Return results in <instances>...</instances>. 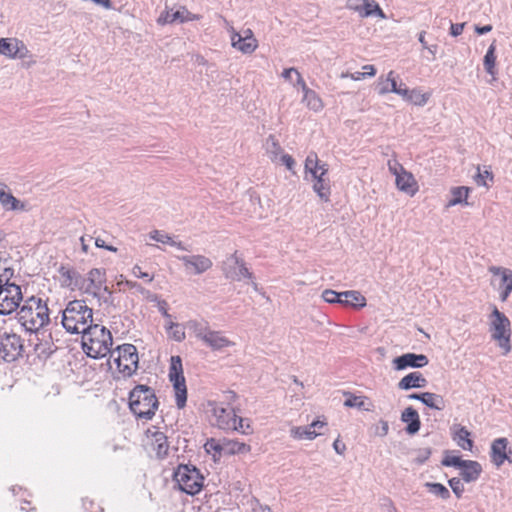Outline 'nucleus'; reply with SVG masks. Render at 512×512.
<instances>
[{
	"mask_svg": "<svg viewBox=\"0 0 512 512\" xmlns=\"http://www.w3.org/2000/svg\"><path fill=\"white\" fill-rule=\"evenodd\" d=\"M322 298L325 302L330 304H340L342 306L347 305L349 300L344 298V292H336L331 289H326L322 292Z\"/></svg>",
	"mask_w": 512,
	"mask_h": 512,
	"instance_id": "41",
	"label": "nucleus"
},
{
	"mask_svg": "<svg viewBox=\"0 0 512 512\" xmlns=\"http://www.w3.org/2000/svg\"><path fill=\"white\" fill-rule=\"evenodd\" d=\"M397 95H400L404 100L407 101L408 97L411 94V90L408 89L405 84L400 83L398 91H396Z\"/></svg>",
	"mask_w": 512,
	"mask_h": 512,
	"instance_id": "64",
	"label": "nucleus"
},
{
	"mask_svg": "<svg viewBox=\"0 0 512 512\" xmlns=\"http://www.w3.org/2000/svg\"><path fill=\"white\" fill-rule=\"evenodd\" d=\"M117 352V357L114 362L117 368L124 376H131L138 369V353L137 349L132 344H123L116 348L114 353Z\"/></svg>",
	"mask_w": 512,
	"mask_h": 512,
	"instance_id": "8",
	"label": "nucleus"
},
{
	"mask_svg": "<svg viewBox=\"0 0 512 512\" xmlns=\"http://www.w3.org/2000/svg\"><path fill=\"white\" fill-rule=\"evenodd\" d=\"M507 446L508 440L505 437L497 438L492 442L490 458L491 462L495 466L500 467L506 460L512 463V460L509 456L511 451H509V453L507 452Z\"/></svg>",
	"mask_w": 512,
	"mask_h": 512,
	"instance_id": "20",
	"label": "nucleus"
},
{
	"mask_svg": "<svg viewBox=\"0 0 512 512\" xmlns=\"http://www.w3.org/2000/svg\"><path fill=\"white\" fill-rule=\"evenodd\" d=\"M37 343L34 345V351L40 359L49 358L52 353L55 351L53 343L50 341H40L38 338V334L36 335Z\"/></svg>",
	"mask_w": 512,
	"mask_h": 512,
	"instance_id": "38",
	"label": "nucleus"
},
{
	"mask_svg": "<svg viewBox=\"0 0 512 512\" xmlns=\"http://www.w3.org/2000/svg\"><path fill=\"white\" fill-rule=\"evenodd\" d=\"M465 461L466 460L461 459L459 456L450 455L447 452L441 463L446 467H455L460 469Z\"/></svg>",
	"mask_w": 512,
	"mask_h": 512,
	"instance_id": "46",
	"label": "nucleus"
},
{
	"mask_svg": "<svg viewBox=\"0 0 512 512\" xmlns=\"http://www.w3.org/2000/svg\"><path fill=\"white\" fill-rule=\"evenodd\" d=\"M390 80L391 79H388V77L386 79H383L382 77L379 78L376 89L380 95H384L390 92Z\"/></svg>",
	"mask_w": 512,
	"mask_h": 512,
	"instance_id": "56",
	"label": "nucleus"
},
{
	"mask_svg": "<svg viewBox=\"0 0 512 512\" xmlns=\"http://www.w3.org/2000/svg\"><path fill=\"white\" fill-rule=\"evenodd\" d=\"M95 245L96 247L98 248H103V249H106V250H109V251H112V252H116L117 251V248L112 246V245H107L105 243V241L99 237H97L95 239Z\"/></svg>",
	"mask_w": 512,
	"mask_h": 512,
	"instance_id": "63",
	"label": "nucleus"
},
{
	"mask_svg": "<svg viewBox=\"0 0 512 512\" xmlns=\"http://www.w3.org/2000/svg\"><path fill=\"white\" fill-rule=\"evenodd\" d=\"M158 406L154 389L147 385H137L129 393L130 410L138 419L151 420Z\"/></svg>",
	"mask_w": 512,
	"mask_h": 512,
	"instance_id": "4",
	"label": "nucleus"
},
{
	"mask_svg": "<svg viewBox=\"0 0 512 512\" xmlns=\"http://www.w3.org/2000/svg\"><path fill=\"white\" fill-rule=\"evenodd\" d=\"M429 97V94L421 93L418 89H412L407 101L417 106H424L429 100Z\"/></svg>",
	"mask_w": 512,
	"mask_h": 512,
	"instance_id": "44",
	"label": "nucleus"
},
{
	"mask_svg": "<svg viewBox=\"0 0 512 512\" xmlns=\"http://www.w3.org/2000/svg\"><path fill=\"white\" fill-rule=\"evenodd\" d=\"M150 238L157 242H160L163 244H168V245L172 239V237H170L167 233H164L159 230H154V231L150 232Z\"/></svg>",
	"mask_w": 512,
	"mask_h": 512,
	"instance_id": "54",
	"label": "nucleus"
},
{
	"mask_svg": "<svg viewBox=\"0 0 512 512\" xmlns=\"http://www.w3.org/2000/svg\"><path fill=\"white\" fill-rule=\"evenodd\" d=\"M27 48L22 41L11 38H0V54L11 58H24Z\"/></svg>",
	"mask_w": 512,
	"mask_h": 512,
	"instance_id": "18",
	"label": "nucleus"
},
{
	"mask_svg": "<svg viewBox=\"0 0 512 512\" xmlns=\"http://www.w3.org/2000/svg\"><path fill=\"white\" fill-rule=\"evenodd\" d=\"M470 437V432L466 429V427L460 426L453 434V440L456 441L457 445L460 447V443L465 441Z\"/></svg>",
	"mask_w": 512,
	"mask_h": 512,
	"instance_id": "53",
	"label": "nucleus"
},
{
	"mask_svg": "<svg viewBox=\"0 0 512 512\" xmlns=\"http://www.w3.org/2000/svg\"><path fill=\"white\" fill-rule=\"evenodd\" d=\"M421 402L425 406L435 410H443L445 407V401L443 397L439 394L431 392L421 393Z\"/></svg>",
	"mask_w": 512,
	"mask_h": 512,
	"instance_id": "30",
	"label": "nucleus"
},
{
	"mask_svg": "<svg viewBox=\"0 0 512 512\" xmlns=\"http://www.w3.org/2000/svg\"><path fill=\"white\" fill-rule=\"evenodd\" d=\"M16 318L25 331L39 334V330L50 322L47 302L37 296L27 298L20 305Z\"/></svg>",
	"mask_w": 512,
	"mask_h": 512,
	"instance_id": "1",
	"label": "nucleus"
},
{
	"mask_svg": "<svg viewBox=\"0 0 512 512\" xmlns=\"http://www.w3.org/2000/svg\"><path fill=\"white\" fill-rule=\"evenodd\" d=\"M152 447L159 459L165 458L169 450L167 436L163 432H155L152 436Z\"/></svg>",
	"mask_w": 512,
	"mask_h": 512,
	"instance_id": "29",
	"label": "nucleus"
},
{
	"mask_svg": "<svg viewBox=\"0 0 512 512\" xmlns=\"http://www.w3.org/2000/svg\"><path fill=\"white\" fill-rule=\"evenodd\" d=\"M481 473V464L474 460H466L460 468L461 479L467 483L477 481Z\"/></svg>",
	"mask_w": 512,
	"mask_h": 512,
	"instance_id": "26",
	"label": "nucleus"
},
{
	"mask_svg": "<svg viewBox=\"0 0 512 512\" xmlns=\"http://www.w3.org/2000/svg\"><path fill=\"white\" fill-rule=\"evenodd\" d=\"M264 146L269 158L273 162H276L283 154L282 147L273 135L268 136Z\"/></svg>",
	"mask_w": 512,
	"mask_h": 512,
	"instance_id": "31",
	"label": "nucleus"
},
{
	"mask_svg": "<svg viewBox=\"0 0 512 512\" xmlns=\"http://www.w3.org/2000/svg\"><path fill=\"white\" fill-rule=\"evenodd\" d=\"M58 273L60 276V286L62 288H69L71 290L79 289L83 291L86 280L75 269L61 265L58 268Z\"/></svg>",
	"mask_w": 512,
	"mask_h": 512,
	"instance_id": "14",
	"label": "nucleus"
},
{
	"mask_svg": "<svg viewBox=\"0 0 512 512\" xmlns=\"http://www.w3.org/2000/svg\"><path fill=\"white\" fill-rule=\"evenodd\" d=\"M319 158L315 152H310L305 159V172L312 174V171H317L319 165Z\"/></svg>",
	"mask_w": 512,
	"mask_h": 512,
	"instance_id": "45",
	"label": "nucleus"
},
{
	"mask_svg": "<svg viewBox=\"0 0 512 512\" xmlns=\"http://www.w3.org/2000/svg\"><path fill=\"white\" fill-rule=\"evenodd\" d=\"M187 327L192 330L196 338L201 341L204 340V335H207L211 330L207 322L198 320H189Z\"/></svg>",
	"mask_w": 512,
	"mask_h": 512,
	"instance_id": "34",
	"label": "nucleus"
},
{
	"mask_svg": "<svg viewBox=\"0 0 512 512\" xmlns=\"http://www.w3.org/2000/svg\"><path fill=\"white\" fill-rule=\"evenodd\" d=\"M495 50H496V41L494 40L490 46L488 47V50L484 56L483 64L486 72L490 75L495 74V64H496V56H495Z\"/></svg>",
	"mask_w": 512,
	"mask_h": 512,
	"instance_id": "37",
	"label": "nucleus"
},
{
	"mask_svg": "<svg viewBox=\"0 0 512 512\" xmlns=\"http://www.w3.org/2000/svg\"><path fill=\"white\" fill-rule=\"evenodd\" d=\"M181 491L189 495L198 494L203 488L204 477L193 465H179L173 474Z\"/></svg>",
	"mask_w": 512,
	"mask_h": 512,
	"instance_id": "5",
	"label": "nucleus"
},
{
	"mask_svg": "<svg viewBox=\"0 0 512 512\" xmlns=\"http://www.w3.org/2000/svg\"><path fill=\"white\" fill-rule=\"evenodd\" d=\"M201 18L198 14L191 13L185 6H180L176 11H163L157 22L160 25L172 24L175 22L185 23L189 21L199 20Z\"/></svg>",
	"mask_w": 512,
	"mask_h": 512,
	"instance_id": "13",
	"label": "nucleus"
},
{
	"mask_svg": "<svg viewBox=\"0 0 512 512\" xmlns=\"http://www.w3.org/2000/svg\"><path fill=\"white\" fill-rule=\"evenodd\" d=\"M169 379L175 390L176 406L177 408L182 409L185 407L187 402V388L180 356L171 357Z\"/></svg>",
	"mask_w": 512,
	"mask_h": 512,
	"instance_id": "6",
	"label": "nucleus"
},
{
	"mask_svg": "<svg viewBox=\"0 0 512 512\" xmlns=\"http://www.w3.org/2000/svg\"><path fill=\"white\" fill-rule=\"evenodd\" d=\"M6 186L0 190V204L5 211H22L25 209L24 203L7 191Z\"/></svg>",
	"mask_w": 512,
	"mask_h": 512,
	"instance_id": "28",
	"label": "nucleus"
},
{
	"mask_svg": "<svg viewBox=\"0 0 512 512\" xmlns=\"http://www.w3.org/2000/svg\"><path fill=\"white\" fill-rule=\"evenodd\" d=\"M125 286L129 289H135L137 292L141 293L142 295L148 294L149 291H147L144 287H142L139 283L131 280L125 281Z\"/></svg>",
	"mask_w": 512,
	"mask_h": 512,
	"instance_id": "61",
	"label": "nucleus"
},
{
	"mask_svg": "<svg viewBox=\"0 0 512 512\" xmlns=\"http://www.w3.org/2000/svg\"><path fill=\"white\" fill-rule=\"evenodd\" d=\"M392 363L393 368L400 371L407 368H422L429 363V360L424 354L405 353L394 358Z\"/></svg>",
	"mask_w": 512,
	"mask_h": 512,
	"instance_id": "15",
	"label": "nucleus"
},
{
	"mask_svg": "<svg viewBox=\"0 0 512 512\" xmlns=\"http://www.w3.org/2000/svg\"><path fill=\"white\" fill-rule=\"evenodd\" d=\"M85 280L86 283L84 284L83 292L93 297L100 298L98 290H100L102 285L106 282L105 270L93 268L88 272Z\"/></svg>",
	"mask_w": 512,
	"mask_h": 512,
	"instance_id": "17",
	"label": "nucleus"
},
{
	"mask_svg": "<svg viewBox=\"0 0 512 512\" xmlns=\"http://www.w3.org/2000/svg\"><path fill=\"white\" fill-rule=\"evenodd\" d=\"M427 385V380L420 372H411L404 376L398 382L400 390H410L413 388H424Z\"/></svg>",
	"mask_w": 512,
	"mask_h": 512,
	"instance_id": "27",
	"label": "nucleus"
},
{
	"mask_svg": "<svg viewBox=\"0 0 512 512\" xmlns=\"http://www.w3.org/2000/svg\"><path fill=\"white\" fill-rule=\"evenodd\" d=\"M303 102L306 103L307 107L314 111H320L323 108V103L318 94L310 89L305 88L303 92Z\"/></svg>",
	"mask_w": 512,
	"mask_h": 512,
	"instance_id": "32",
	"label": "nucleus"
},
{
	"mask_svg": "<svg viewBox=\"0 0 512 512\" xmlns=\"http://www.w3.org/2000/svg\"><path fill=\"white\" fill-rule=\"evenodd\" d=\"M344 298H346V300H349L345 307L350 306L354 308H362L366 306V299L359 291H344Z\"/></svg>",
	"mask_w": 512,
	"mask_h": 512,
	"instance_id": "39",
	"label": "nucleus"
},
{
	"mask_svg": "<svg viewBox=\"0 0 512 512\" xmlns=\"http://www.w3.org/2000/svg\"><path fill=\"white\" fill-rule=\"evenodd\" d=\"M485 179L493 180V174L489 170H484L483 172L480 171V168L478 167V173L475 176V180L478 185L487 186Z\"/></svg>",
	"mask_w": 512,
	"mask_h": 512,
	"instance_id": "55",
	"label": "nucleus"
},
{
	"mask_svg": "<svg viewBox=\"0 0 512 512\" xmlns=\"http://www.w3.org/2000/svg\"><path fill=\"white\" fill-rule=\"evenodd\" d=\"M230 429L239 431L242 434H250L252 432L250 424L247 419L237 416L236 427H231Z\"/></svg>",
	"mask_w": 512,
	"mask_h": 512,
	"instance_id": "52",
	"label": "nucleus"
},
{
	"mask_svg": "<svg viewBox=\"0 0 512 512\" xmlns=\"http://www.w3.org/2000/svg\"><path fill=\"white\" fill-rule=\"evenodd\" d=\"M222 404L223 403L213 407V414L216 418L218 427L221 429L236 427L237 415L234 408L224 407Z\"/></svg>",
	"mask_w": 512,
	"mask_h": 512,
	"instance_id": "19",
	"label": "nucleus"
},
{
	"mask_svg": "<svg viewBox=\"0 0 512 512\" xmlns=\"http://www.w3.org/2000/svg\"><path fill=\"white\" fill-rule=\"evenodd\" d=\"M224 441L221 443L220 441H217L213 438L207 440L205 444V449L208 453H211L214 451L215 453H218L219 455L224 452Z\"/></svg>",
	"mask_w": 512,
	"mask_h": 512,
	"instance_id": "51",
	"label": "nucleus"
},
{
	"mask_svg": "<svg viewBox=\"0 0 512 512\" xmlns=\"http://www.w3.org/2000/svg\"><path fill=\"white\" fill-rule=\"evenodd\" d=\"M461 480L460 478L453 477L448 481L449 486L457 498H461L464 492V485Z\"/></svg>",
	"mask_w": 512,
	"mask_h": 512,
	"instance_id": "50",
	"label": "nucleus"
},
{
	"mask_svg": "<svg viewBox=\"0 0 512 512\" xmlns=\"http://www.w3.org/2000/svg\"><path fill=\"white\" fill-rule=\"evenodd\" d=\"M425 486L428 488L430 493L443 500L450 498V491L441 483L427 482L425 483Z\"/></svg>",
	"mask_w": 512,
	"mask_h": 512,
	"instance_id": "42",
	"label": "nucleus"
},
{
	"mask_svg": "<svg viewBox=\"0 0 512 512\" xmlns=\"http://www.w3.org/2000/svg\"><path fill=\"white\" fill-rule=\"evenodd\" d=\"M431 455V449L430 448H422L417 450V457L416 462L419 464H423L426 462Z\"/></svg>",
	"mask_w": 512,
	"mask_h": 512,
	"instance_id": "57",
	"label": "nucleus"
},
{
	"mask_svg": "<svg viewBox=\"0 0 512 512\" xmlns=\"http://www.w3.org/2000/svg\"><path fill=\"white\" fill-rule=\"evenodd\" d=\"M168 335L170 338L177 342H182L186 338L184 328L179 323L177 325H174V328L168 331Z\"/></svg>",
	"mask_w": 512,
	"mask_h": 512,
	"instance_id": "48",
	"label": "nucleus"
},
{
	"mask_svg": "<svg viewBox=\"0 0 512 512\" xmlns=\"http://www.w3.org/2000/svg\"><path fill=\"white\" fill-rule=\"evenodd\" d=\"M280 160L282 162L283 165L286 166V168L295 173L293 170H294V167H295V160L293 159V157L289 154H282L281 157H280Z\"/></svg>",
	"mask_w": 512,
	"mask_h": 512,
	"instance_id": "58",
	"label": "nucleus"
},
{
	"mask_svg": "<svg viewBox=\"0 0 512 512\" xmlns=\"http://www.w3.org/2000/svg\"><path fill=\"white\" fill-rule=\"evenodd\" d=\"M224 453L236 454V453H247L250 451V446L239 442L237 440H226L224 439Z\"/></svg>",
	"mask_w": 512,
	"mask_h": 512,
	"instance_id": "40",
	"label": "nucleus"
},
{
	"mask_svg": "<svg viewBox=\"0 0 512 512\" xmlns=\"http://www.w3.org/2000/svg\"><path fill=\"white\" fill-rule=\"evenodd\" d=\"M311 176L315 181L313 184V191L321 200L328 202L331 194L329 179L326 178V175H321L317 173V171H312Z\"/></svg>",
	"mask_w": 512,
	"mask_h": 512,
	"instance_id": "25",
	"label": "nucleus"
},
{
	"mask_svg": "<svg viewBox=\"0 0 512 512\" xmlns=\"http://www.w3.org/2000/svg\"><path fill=\"white\" fill-rule=\"evenodd\" d=\"M464 26H465V23H456V24L451 23L450 34L453 37H457V36L461 35L463 32Z\"/></svg>",
	"mask_w": 512,
	"mask_h": 512,
	"instance_id": "62",
	"label": "nucleus"
},
{
	"mask_svg": "<svg viewBox=\"0 0 512 512\" xmlns=\"http://www.w3.org/2000/svg\"><path fill=\"white\" fill-rule=\"evenodd\" d=\"M21 301H23V295L19 285L0 286V315H9L17 311Z\"/></svg>",
	"mask_w": 512,
	"mask_h": 512,
	"instance_id": "9",
	"label": "nucleus"
},
{
	"mask_svg": "<svg viewBox=\"0 0 512 512\" xmlns=\"http://www.w3.org/2000/svg\"><path fill=\"white\" fill-rule=\"evenodd\" d=\"M132 274L137 277V278H142V279H145L147 282H151L153 280V276L149 275L148 273L146 272H143L141 270V267L138 266V265H135L133 268H132Z\"/></svg>",
	"mask_w": 512,
	"mask_h": 512,
	"instance_id": "60",
	"label": "nucleus"
},
{
	"mask_svg": "<svg viewBox=\"0 0 512 512\" xmlns=\"http://www.w3.org/2000/svg\"><path fill=\"white\" fill-rule=\"evenodd\" d=\"M470 189L465 186L454 187L451 190L452 198L448 201L447 206H455L466 202Z\"/></svg>",
	"mask_w": 512,
	"mask_h": 512,
	"instance_id": "36",
	"label": "nucleus"
},
{
	"mask_svg": "<svg viewBox=\"0 0 512 512\" xmlns=\"http://www.w3.org/2000/svg\"><path fill=\"white\" fill-rule=\"evenodd\" d=\"M112 344L111 332L99 324H90L82 333V348L90 358L99 359L108 354L112 357L114 355V351L111 350Z\"/></svg>",
	"mask_w": 512,
	"mask_h": 512,
	"instance_id": "2",
	"label": "nucleus"
},
{
	"mask_svg": "<svg viewBox=\"0 0 512 512\" xmlns=\"http://www.w3.org/2000/svg\"><path fill=\"white\" fill-rule=\"evenodd\" d=\"M389 432V424L386 420H380L379 425L376 427V435L380 437H385Z\"/></svg>",
	"mask_w": 512,
	"mask_h": 512,
	"instance_id": "59",
	"label": "nucleus"
},
{
	"mask_svg": "<svg viewBox=\"0 0 512 512\" xmlns=\"http://www.w3.org/2000/svg\"><path fill=\"white\" fill-rule=\"evenodd\" d=\"M231 44L233 48L239 50L243 54H251L258 47V41L256 38L243 37L234 29H232Z\"/></svg>",
	"mask_w": 512,
	"mask_h": 512,
	"instance_id": "22",
	"label": "nucleus"
},
{
	"mask_svg": "<svg viewBox=\"0 0 512 512\" xmlns=\"http://www.w3.org/2000/svg\"><path fill=\"white\" fill-rule=\"evenodd\" d=\"M401 421L407 423L405 431L409 435L416 434L421 427V421L419 414L416 409L409 406L405 408L401 413Z\"/></svg>",
	"mask_w": 512,
	"mask_h": 512,
	"instance_id": "24",
	"label": "nucleus"
},
{
	"mask_svg": "<svg viewBox=\"0 0 512 512\" xmlns=\"http://www.w3.org/2000/svg\"><path fill=\"white\" fill-rule=\"evenodd\" d=\"M23 343L19 335L4 333L0 335V358L5 362H13L22 356Z\"/></svg>",
	"mask_w": 512,
	"mask_h": 512,
	"instance_id": "10",
	"label": "nucleus"
},
{
	"mask_svg": "<svg viewBox=\"0 0 512 512\" xmlns=\"http://www.w3.org/2000/svg\"><path fill=\"white\" fill-rule=\"evenodd\" d=\"M490 331L492 338L499 342L500 347L510 350L511 323L509 318L494 307L491 313Z\"/></svg>",
	"mask_w": 512,
	"mask_h": 512,
	"instance_id": "7",
	"label": "nucleus"
},
{
	"mask_svg": "<svg viewBox=\"0 0 512 512\" xmlns=\"http://www.w3.org/2000/svg\"><path fill=\"white\" fill-rule=\"evenodd\" d=\"M178 259L183 263L187 271L192 270L194 274H202L213 265L211 259L204 255H183L178 256Z\"/></svg>",
	"mask_w": 512,
	"mask_h": 512,
	"instance_id": "16",
	"label": "nucleus"
},
{
	"mask_svg": "<svg viewBox=\"0 0 512 512\" xmlns=\"http://www.w3.org/2000/svg\"><path fill=\"white\" fill-rule=\"evenodd\" d=\"M367 0H347V8L358 12L359 16L362 18L369 17L370 11H366L364 5Z\"/></svg>",
	"mask_w": 512,
	"mask_h": 512,
	"instance_id": "43",
	"label": "nucleus"
},
{
	"mask_svg": "<svg viewBox=\"0 0 512 512\" xmlns=\"http://www.w3.org/2000/svg\"><path fill=\"white\" fill-rule=\"evenodd\" d=\"M290 434L295 439H315L320 433H317L315 430H312L311 427L308 426H295L290 430Z\"/></svg>",
	"mask_w": 512,
	"mask_h": 512,
	"instance_id": "35",
	"label": "nucleus"
},
{
	"mask_svg": "<svg viewBox=\"0 0 512 512\" xmlns=\"http://www.w3.org/2000/svg\"><path fill=\"white\" fill-rule=\"evenodd\" d=\"M202 342L213 351H222L224 348L234 345L223 332L214 330H210L207 335H204Z\"/></svg>",
	"mask_w": 512,
	"mask_h": 512,
	"instance_id": "23",
	"label": "nucleus"
},
{
	"mask_svg": "<svg viewBox=\"0 0 512 512\" xmlns=\"http://www.w3.org/2000/svg\"><path fill=\"white\" fill-rule=\"evenodd\" d=\"M223 273L227 279L240 281L244 278H252L245 263L237 255V252L230 255L223 263Z\"/></svg>",
	"mask_w": 512,
	"mask_h": 512,
	"instance_id": "11",
	"label": "nucleus"
},
{
	"mask_svg": "<svg viewBox=\"0 0 512 512\" xmlns=\"http://www.w3.org/2000/svg\"><path fill=\"white\" fill-rule=\"evenodd\" d=\"M364 8L366 11H370V16H378L381 19H385L386 15L383 12V10L380 8V6L374 1V0H367L366 4L364 5Z\"/></svg>",
	"mask_w": 512,
	"mask_h": 512,
	"instance_id": "47",
	"label": "nucleus"
},
{
	"mask_svg": "<svg viewBox=\"0 0 512 512\" xmlns=\"http://www.w3.org/2000/svg\"><path fill=\"white\" fill-rule=\"evenodd\" d=\"M396 176V186L400 191H403L413 196L417 191V183L410 172H407L403 166H400V171H394Z\"/></svg>",
	"mask_w": 512,
	"mask_h": 512,
	"instance_id": "21",
	"label": "nucleus"
},
{
	"mask_svg": "<svg viewBox=\"0 0 512 512\" xmlns=\"http://www.w3.org/2000/svg\"><path fill=\"white\" fill-rule=\"evenodd\" d=\"M93 310L84 300H72L62 311L61 323L63 328L71 334H82L90 324H93Z\"/></svg>",
	"mask_w": 512,
	"mask_h": 512,
	"instance_id": "3",
	"label": "nucleus"
},
{
	"mask_svg": "<svg viewBox=\"0 0 512 512\" xmlns=\"http://www.w3.org/2000/svg\"><path fill=\"white\" fill-rule=\"evenodd\" d=\"M344 395L347 397L344 401V406L349 408H357L364 411H370V408L366 405V397L356 396L350 392H345Z\"/></svg>",
	"mask_w": 512,
	"mask_h": 512,
	"instance_id": "33",
	"label": "nucleus"
},
{
	"mask_svg": "<svg viewBox=\"0 0 512 512\" xmlns=\"http://www.w3.org/2000/svg\"><path fill=\"white\" fill-rule=\"evenodd\" d=\"M14 276V269L11 267H3L0 269V286H7L8 284H14L11 282V278Z\"/></svg>",
	"mask_w": 512,
	"mask_h": 512,
	"instance_id": "49",
	"label": "nucleus"
},
{
	"mask_svg": "<svg viewBox=\"0 0 512 512\" xmlns=\"http://www.w3.org/2000/svg\"><path fill=\"white\" fill-rule=\"evenodd\" d=\"M489 272L499 277L498 291L502 302L506 301L512 293V270L500 266H490Z\"/></svg>",
	"mask_w": 512,
	"mask_h": 512,
	"instance_id": "12",
	"label": "nucleus"
}]
</instances>
